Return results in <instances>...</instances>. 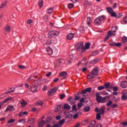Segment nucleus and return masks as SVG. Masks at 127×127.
Listing matches in <instances>:
<instances>
[{"mask_svg":"<svg viewBox=\"0 0 127 127\" xmlns=\"http://www.w3.org/2000/svg\"><path fill=\"white\" fill-rule=\"evenodd\" d=\"M102 94L103 95H105V96H107V95H109V93L106 91H102Z\"/></svg>","mask_w":127,"mask_h":127,"instance_id":"nucleus-59","label":"nucleus"},{"mask_svg":"<svg viewBox=\"0 0 127 127\" xmlns=\"http://www.w3.org/2000/svg\"><path fill=\"white\" fill-rule=\"evenodd\" d=\"M105 113V107H102L99 109V114L103 115Z\"/></svg>","mask_w":127,"mask_h":127,"instance_id":"nucleus-28","label":"nucleus"},{"mask_svg":"<svg viewBox=\"0 0 127 127\" xmlns=\"http://www.w3.org/2000/svg\"><path fill=\"white\" fill-rule=\"evenodd\" d=\"M107 11H108V12H109V13H110V14H111L112 12H114V10H113V8H112V7H108L107 8Z\"/></svg>","mask_w":127,"mask_h":127,"instance_id":"nucleus-21","label":"nucleus"},{"mask_svg":"<svg viewBox=\"0 0 127 127\" xmlns=\"http://www.w3.org/2000/svg\"><path fill=\"white\" fill-rule=\"evenodd\" d=\"M61 127V126H60V124H56L53 126V127Z\"/></svg>","mask_w":127,"mask_h":127,"instance_id":"nucleus-60","label":"nucleus"},{"mask_svg":"<svg viewBox=\"0 0 127 127\" xmlns=\"http://www.w3.org/2000/svg\"><path fill=\"white\" fill-rule=\"evenodd\" d=\"M62 107V105H58L57 107L55 108V112L56 113H57L58 112H59L60 110H61V107Z\"/></svg>","mask_w":127,"mask_h":127,"instance_id":"nucleus-17","label":"nucleus"},{"mask_svg":"<svg viewBox=\"0 0 127 127\" xmlns=\"http://www.w3.org/2000/svg\"><path fill=\"white\" fill-rule=\"evenodd\" d=\"M35 122V119L31 118L29 119L27 121L28 124H33Z\"/></svg>","mask_w":127,"mask_h":127,"instance_id":"nucleus-25","label":"nucleus"},{"mask_svg":"<svg viewBox=\"0 0 127 127\" xmlns=\"http://www.w3.org/2000/svg\"><path fill=\"white\" fill-rule=\"evenodd\" d=\"M107 35H108L109 36H112L113 35V33L112 32V31H109L108 32Z\"/></svg>","mask_w":127,"mask_h":127,"instance_id":"nucleus-57","label":"nucleus"},{"mask_svg":"<svg viewBox=\"0 0 127 127\" xmlns=\"http://www.w3.org/2000/svg\"><path fill=\"white\" fill-rule=\"evenodd\" d=\"M66 75H67V72L66 71H63L59 74V76L60 77H63L64 76H66Z\"/></svg>","mask_w":127,"mask_h":127,"instance_id":"nucleus-29","label":"nucleus"},{"mask_svg":"<svg viewBox=\"0 0 127 127\" xmlns=\"http://www.w3.org/2000/svg\"><path fill=\"white\" fill-rule=\"evenodd\" d=\"M30 90V92H32V93H35V92H37V90H38L37 86L33 85L31 86Z\"/></svg>","mask_w":127,"mask_h":127,"instance_id":"nucleus-7","label":"nucleus"},{"mask_svg":"<svg viewBox=\"0 0 127 127\" xmlns=\"http://www.w3.org/2000/svg\"><path fill=\"white\" fill-rule=\"evenodd\" d=\"M18 68L19 69H26V67L22 65H18Z\"/></svg>","mask_w":127,"mask_h":127,"instance_id":"nucleus-44","label":"nucleus"},{"mask_svg":"<svg viewBox=\"0 0 127 127\" xmlns=\"http://www.w3.org/2000/svg\"><path fill=\"white\" fill-rule=\"evenodd\" d=\"M78 117H79V114H75L73 116V119H74V120L77 119V118H78Z\"/></svg>","mask_w":127,"mask_h":127,"instance_id":"nucleus-58","label":"nucleus"},{"mask_svg":"<svg viewBox=\"0 0 127 127\" xmlns=\"http://www.w3.org/2000/svg\"><path fill=\"white\" fill-rule=\"evenodd\" d=\"M11 29V27L9 25H6L4 28V30L5 31V32H7V33H9L10 32V30Z\"/></svg>","mask_w":127,"mask_h":127,"instance_id":"nucleus-13","label":"nucleus"},{"mask_svg":"<svg viewBox=\"0 0 127 127\" xmlns=\"http://www.w3.org/2000/svg\"><path fill=\"white\" fill-rule=\"evenodd\" d=\"M13 111H15V108L13 106H9L5 110V112H13Z\"/></svg>","mask_w":127,"mask_h":127,"instance_id":"nucleus-6","label":"nucleus"},{"mask_svg":"<svg viewBox=\"0 0 127 127\" xmlns=\"http://www.w3.org/2000/svg\"><path fill=\"white\" fill-rule=\"evenodd\" d=\"M112 104L113 101H109L107 103H106V106H107V107H110V106H112Z\"/></svg>","mask_w":127,"mask_h":127,"instance_id":"nucleus-40","label":"nucleus"},{"mask_svg":"<svg viewBox=\"0 0 127 127\" xmlns=\"http://www.w3.org/2000/svg\"><path fill=\"white\" fill-rule=\"evenodd\" d=\"M80 123H76V124L74 126V127H80Z\"/></svg>","mask_w":127,"mask_h":127,"instance_id":"nucleus-64","label":"nucleus"},{"mask_svg":"<svg viewBox=\"0 0 127 127\" xmlns=\"http://www.w3.org/2000/svg\"><path fill=\"white\" fill-rule=\"evenodd\" d=\"M56 92H57V88L55 87L53 89H50L48 91V94L49 97H50L51 96H53V95H54V93H56Z\"/></svg>","mask_w":127,"mask_h":127,"instance_id":"nucleus-4","label":"nucleus"},{"mask_svg":"<svg viewBox=\"0 0 127 127\" xmlns=\"http://www.w3.org/2000/svg\"><path fill=\"white\" fill-rule=\"evenodd\" d=\"M65 123V119H62V120H61L60 122H59V124L60 125H64V123Z\"/></svg>","mask_w":127,"mask_h":127,"instance_id":"nucleus-39","label":"nucleus"},{"mask_svg":"<svg viewBox=\"0 0 127 127\" xmlns=\"http://www.w3.org/2000/svg\"><path fill=\"white\" fill-rule=\"evenodd\" d=\"M53 11V7H51L46 10L47 13H48L49 14L52 13Z\"/></svg>","mask_w":127,"mask_h":127,"instance_id":"nucleus-27","label":"nucleus"},{"mask_svg":"<svg viewBox=\"0 0 127 127\" xmlns=\"http://www.w3.org/2000/svg\"><path fill=\"white\" fill-rule=\"evenodd\" d=\"M38 3H39V5L40 6V8H41L42 7V6H43V0H39Z\"/></svg>","mask_w":127,"mask_h":127,"instance_id":"nucleus-32","label":"nucleus"},{"mask_svg":"<svg viewBox=\"0 0 127 127\" xmlns=\"http://www.w3.org/2000/svg\"><path fill=\"white\" fill-rule=\"evenodd\" d=\"M96 120L98 121H101V114L98 113L96 115Z\"/></svg>","mask_w":127,"mask_h":127,"instance_id":"nucleus-33","label":"nucleus"},{"mask_svg":"<svg viewBox=\"0 0 127 127\" xmlns=\"http://www.w3.org/2000/svg\"><path fill=\"white\" fill-rule=\"evenodd\" d=\"M99 72H100V70H99V68H98V67H95L91 71L92 73L94 75H98V74H99Z\"/></svg>","mask_w":127,"mask_h":127,"instance_id":"nucleus-9","label":"nucleus"},{"mask_svg":"<svg viewBox=\"0 0 127 127\" xmlns=\"http://www.w3.org/2000/svg\"><path fill=\"white\" fill-rule=\"evenodd\" d=\"M87 22L88 26H91V24L92 23V20H91V17H87Z\"/></svg>","mask_w":127,"mask_h":127,"instance_id":"nucleus-22","label":"nucleus"},{"mask_svg":"<svg viewBox=\"0 0 127 127\" xmlns=\"http://www.w3.org/2000/svg\"><path fill=\"white\" fill-rule=\"evenodd\" d=\"M110 46H116L117 47H121L122 46V43H117L115 42L111 43L109 44Z\"/></svg>","mask_w":127,"mask_h":127,"instance_id":"nucleus-5","label":"nucleus"},{"mask_svg":"<svg viewBox=\"0 0 127 127\" xmlns=\"http://www.w3.org/2000/svg\"><path fill=\"white\" fill-rule=\"evenodd\" d=\"M111 108H118V104H113L111 105Z\"/></svg>","mask_w":127,"mask_h":127,"instance_id":"nucleus-56","label":"nucleus"},{"mask_svg":"<svg viewBox=\"0 0 127 127\" xmlns=\"http://www.w3.org/2000/svg\"><path fill=\"white\" fill-rule=\"evenodd\" d=\"M96 125V121H92L90 122L89 127H93Z\"/></svg>","mask_w":127,"mask_h":127,"instance_id":"nucleus-23","label":"nucleus"},{"mask_svg":"<svg viewBox=\"0 0 127 127\" xmlns=\"http://www.w3.org/2000/svg\"><path fill=\"white\" fill-rule=\"evenodd\" d=\"M79 102L80 103L83 104V103H85V98H82L80 100Z\"/></svg>","mask_w":127,"mask_h":127,"instance_id":"nucleus-52","label":"nucleus"},{"mask_svg":"<svg viewBox=\"0 0 127 127\" xmlns=\"http://www.w3.org/2000/svg\"><path fill=\"white\" fill-rule=\"evenodd\" d=\"M94 76H95L92 73V72H90L88 75H87V79L89 80L91 79H93V78H94Z\"/></svg>","mask_w":127,"mask_h":127,"instance_id":"nucleus-20","label":"nucleus"},{"mask_svg":"<svg viewBox=\"0 0 127 127\" xmlns=\"http://www.w3.org/2000/svg\"><path fill=\"white\" fill-rule=\"evenodd\" d=\"M79 30L81 33H84L85 32V30L83 27H80L79 28Z\"/></svg>","mask_w":127,"mask_h":127,"instance_id":"nucleus-38","label":"nucleus"},{"mask_svg":"<svg viewBox=\"0 0 127 127\" xmlns=\"http://www.w3.org/2000/svg\"><path fill=\"white\" fill-rule=\"evenodd\" d=\"M97 54H98L97 51H94L92 53V55H93L94 56L97 55Z\"/></svg>","mask_w":127,"mask_h":127,"instance_id":"nucleus-61","label":"nucleus"},{"mask_svg":"<svg viewBox=\"0 0 127 127\" xmlns=\"http://www.w3.org/2000/svg\"><path fill=\"white\" fill-rule=\"evenodd\" d=\"M20 104L21 105V108H23L26 105H27V102H25L24 99H22L21 100Z\"/></svg>","mask_w":127,"mask_h":127,"instance_id":"nucleus-15","label":"nucleus"},{"mask_svg":"<svg viewBox=\"0 0 127 127\" xmlns=\"http://www.w3.org/2000/svg\"><path fill=\"white\" fill-rule=\"evenodd\" d=\"M82 106H83V103H80L77 104L78 109H81V108H82Z\"/></svg>","mask_w":127,"mask_h":127,"instance_id":"nucleus-54","label":"nucleus"},{"mask_svg":"<svg viewBox=\"0 0 127 127\" xmlns=\"http://www.w3.org/2000/svg\"><path fill=\"white\" fill-rule=\"evenodd\" d=\"M96 100L97 101L98 103H102V96L100 95V93H96Z\"/></svg>","mask_w":127,"mask_h":127,"instance_id":"nucleus-8","label":"nucleus"},{"mask_svg":"<svg viewBox=\"0 0 127 127\" xmlns=\"http://www.w3.org/2000/svg\"><path fill=\"white\" fill-rule=\"evenodd\" d=\"M72 111H78V109H77L76 105H74L72 107Z\"/></svg>","mask_w":127,"mask_h":127,"instance_id":"nucleus-50","label":"nucleus"},{"mask_svg":"<svg viewBox=\"0 0 127 127\" xmlns=\"http://www.w3.org/2000/svg\"><path fill=\"white\" fill-rule=\"evenodd\" d=\"M95 127H102V125L100 124H97Z\"/></svg>","mask_w":127,"mask_h":127,"instance_id":"nucleus-63","label":"nucleus"},{"mask_svg":"<svg viewBox=\"0 0 127 127\" xmlns=\"http://www.w3.org/2000/svg\"><path fill=\"white\" fill-rule=\"evenodd\" d=\"M44 124H45V121L44 120H42L41 122H40L39 123L38 127H43V126H44Z\"/></svg>","mask_w":127,"mask_h":127,"instance_id":"nucleus-24","label":"nucleus"},{"mask_svg":"<svg viewBox=\"0 0 127 127\" xmlns=\"http://www.w3.org/2000/svg\"><path fill=\"white\" fill-rule=\"evenodd\" d=\"M67 38L68 40H72L74 38V34L71 33L68 34L67 36Z\"/></svg>","mask_w":127,"mask_h":127,"instance_id":"nucleus-16","label":"nucleus"},{"mask_svg":"<svg viewBox=\"0 0 127 127\" xmlns=\"http://www.w3.org/2000/svg\"><path fill=\"white\" fill-rule=\"evenodd\" d=\"M13 100V98L12 97H8L7 98H6L2 102H1V104H5V103H7V102H9V101H12Z\"/></svg>","mask_w":127,"mask_h":127,"instance_id":"nucleus-10","label":"nucleus"},{"mask_svg":"<svg viewBox=\"0 0 127 127\" xmlns=\"http://www.w3.org/2000/svg\"><path fill=\"white\" fill-rule=\"evenodd\" d=\"M124 22H125V23H127V16H125V17L124 18Z\"/></svg>","mask_w":127,"mask_h":127,"instance_id":"nucleus-62","label":"nucleus"},{"mask_svg":"<svg viewBox=\"0 0 127 127\" xmlns=\"http://www.w3.org/2000/svg\"><path fill=\"white\" fill-rule=\"evenodd\" d=\"M44 42H45V44H46V45H50V44H51L52 43H54V40H53L52 39L46 40L44 41Z\"/></svg>","mask_w":127,"mask_h":127,"instance_id":"nucleus-12","label":"nucleus"},{"mask_svg":"<svg viewBox=\"0 0 127 127\" xmlns=\"http://www.w3.org/2000/svg\"><path fill=\"white\" fill-rule=\"evenodd\" d=\"M65 97H66V95L65 94H61L60 95V99L61 100H63V99H64V98H65Z\"/></svg>","mask_w":127,"mask_h":127,"instance_id":"nucleus-46","label":"nucleus"},{"mask_svg":"<svg viewBox=\"0 0 127 127\" xmlns=\"http://www.w3.org/2000/svg\"><path fill=\"white\" fill-rule=\"evenodd\" d=\"M76 47L77 49H81V52H85L84 51V49L85 48V46H84V43L82 42H79L77 45Z\"/></svg>","mask_w":127,"mask_h":127,"instance_id":"nucleus-3","label":"nucleus"},{"mask_svg":"<svg viewBox=\"0 0 127 127\" xmlns=\"http://www.w3.org/2000/svg\"><path fill=\"white\" fill-rule=\"evenodd\" d=\"M11 91L8 92H6V94H9V93H12V92H13L14 91V90H15V88H10Z\"/></svg>","mask_w":127,"mask_h":127,"instance_id":"nucleus-53","label":"nucleus"},{"mask_svg":"<svg viewBox=\"0 0 127 127\" xmlns=\"http://www.w3.org/2000/svg\"><path fill=\"white\" fill-rule=\"evenodd\" d=\"M100 60L98 59H95L94 60L91 61L90 62V64H95V63H98Z\"/></svg>","mask_w":127,"mask_h":127,"instance_id":"nucleus-26","label":"nucleus"},{"mask_svg":"<svg viewBox=\"0 0 127 127\" xmlns=\"http://www.w3.org/2000/svg\"><path fill=\"white\" fill-rule=\"evenodd\" d=\"M90 45H91V44L89 42L85 44V46H84L85 48L84 49V52H86V50L90 48Z\"/></svg>","mask_w":127,"mask_h":127,"instance_id":"nucleus-18","label":"nucleus"},{"mask_svg":"<svg viewBox=\"0 0 127 127\" xmlns=\"http://www.w3.org/2000/svg\"><path fill=\"white\" fill-rule=\"evenodd\" d=\"M109 38H110V36H109V35L106 36V37L104 39V41L105 42H106V41H107L108 40V39H109Z\"/></svg>","mask_w":127,"mask_h":127,"instance_id":"nucleus-55","label":"nucleus"},{"mask_svg":"<svg viewBox=\"0 0 127 127\" xmlns=\"http://www.w3.org/2000/svg\"><path fill=\"white\" fill-rule=\"evenodd\" d=\"M112 31L113 32H116L117 31V27H116V26L112 27Z\"/></svg>","mask_w":127,"mask_h":127,"instance_id":"nucleus-43","label":"nucleus"},{"mask_svg":"<svg viewBox=\"0 0 127 127\" xmlns=\"http://www.w3.org/2000/svg\"><path fill=\"white\" fill-rule=\"evenodd\" d=\"M64 109L65 110H70L71 109V106H69L68 104H64Z\"/></svg>","mask_w":127,"mask_h":127,"instance_id":"nucleus-31","label":"nucleus"},{"mask_svg":"<svg viewBox=\"0 0 127 127\" xmlns=\"http://www.w3.org/2000/svg\"><path fill=\"white\" fill-rule=\"evenodd\" d=\"M68 7L69 9H71V8H73L74 7V4L73 3H69L68 4Z\"/></svg>","mask_w":127,"mask_h":127,"instance_id":"nucleus-36","label":"nucleus"},{"mask_svg":"<svg viewBox=\"0 0 127 127\" xmlns=\"http://www.w3.org/2000/svg\"><path fill=\"white\" fill-rule=\"evenodd\" d=\"M33 22V20L29 19L27 20V24H31V23H32Z\"/></svg>","mask_w":127,"mask_h":127,"instance_id":"nucleus-49","label":"nucleus"},{"mask_svg":"<svg viewBox=\"0 0 127 127\" xmlns=\"http://www.w3.org/2000/svg\"><path fill=\"white\" fill-rule=\"evenodd\" d=\"M91 91H92V88L88 87L86 88L85 89L82 90L81 91L82 94H86V93H90Z\"/></svg>","mask_w":127,"mask_h":127,"instance_id":"nucleus-11","label":"nucleus"},{"mask_svg":"<svg viewBox=\"0 0 127 127\" xmlns=\"http://www.w3.org/2000/svg\"><path fill=\"white\" fill-rule=\"evenodd\" d=\"M47 52H48V54L49 55H52V54L53 53V50L51 48H47Z\"/></svg>","mask_w":127,"mask_h":127,"instance_id":"nucleus-19","label":"nucleus"},{"mask_svg":"<svg viewBox=\"0 0 127 127\" xmlns=\"http://www.w3.org/2000/svg\"><path fill=\"white\" fill-rule=\"evenodd\" d=\"M127 99V93H126L122 96V100H125Z\"/></svg>","mask_w":127,"mask_h":127,"instance_id":"nucleus-37","label":"nucleus"},{"mask_svg":"<svg viewBox=\"0 0 127 127\" xmlns=\"http://www.w3.org/2000/svg\"><path fill=\"white\" fill-rule=\"evenodd\" d=\"M111 16H113V17H117V14H116L115 12H113L111 13Z\"/></svg>","mask_w":127,"mask_h":127,"instance_id":"nucleus-47","label":"nucleus"},{"mask_svg":"<svg viewBox=\"0 0 127 127\" xmlns=\"http://www.w3.org/2000/svg\"><path fill=\"white\" fill-rule=\"evenodd\" d=\"M90 107H86L85 108H84V111L85 112H89L90 111Z\"/></svg>","mask_w":127,"mask_h":127,"instance_id":"nucleus-41","label":"nucleus"},{"mask_svg":"<svg viewBox=\"0 0 127 127\" xmlns=\"http://www.w3.org/2000/svg\"><path fill=\"white\" fill-rule=\"evenodd\" d=\"M106 16L104 15H101L94 20V23L96 24V25H100V24H101V22H104V21L106 20Z\"/></svg>","mask_w":127,"mask_h":127,"instance_id":"nucleus-1","label":"nucleus"},{"mask_svg":"<svg viewBox=\"0 0 127 127\" xmlns=\"http://www.w3.org/2000/svg\"><path fill=\"white\" fill-rule=\"evenodd\" d=\"M18 123H22V124H25V120L24 119H21L18 121Z\"/></svg>","mask_w":127,"mask_h":127,"instance_id":"nucleus-51","label":"nucleus"},{"mask_svg":"<svg viewBox=\"0 0 127 127\" xmlns=\"http://www.w3.org/2000/svg\"><path fill=\"white\" fill-rule=\"evenodd\" d=\"M107 101V97H104L101 99V103H106Z\"/></svg>","mask_w":127,"mask_h":127,"instance_id":"nucleus-34","label":"nucleus"},{"mask_svg":"<svg viewBox=\"0 0 127 127\" xmlns=\"http://www.w3.org/2000/svg\"><path fill=\"white\" fill-rule=\"evenodd\" d=\"M37 105H38L39 106H43V102L41 100H39L37 102Z\"/></svg>","mask_w":127,"mask_h":127,"instance_id":"nucleus-35","label":"nucleus"},{"mask_svg":"<svg viewBox=\"0 0 127 127\" xmlns=\"http://www.w3.org/2000/svg\"><path fill=\"white\" fill-rule=\"evenodd\" d=\"M58 35H59V32L56 30L51 31L48 34V37L50 38L56 37V36H58Z\"/></svg>","mask_w":127,"mask_h":127,"instance_id":"nucleus-2","label":"nucleus"},{"mask_svg":"<svg viewBox=\"0 0 127 127\" xmlns=\"http://www.w3.org/2000/svg\"><path fill=\"white\" fill-rule=\"evenodd\" d=\"M14 119H10L7 121L8 124H11V123H14L15 122Z\"/></svg>","mask_w":127,"mask_h":127,"instance_id":"nucleus-48","label":"nucleus"},{"mask_svg":"<svg viewBox=\"0 0 127 127\" xmlns=\"http://www.w3.org/2000/svg\"><path fill=\"white\" fill-rule=\"evenodd\" d=\"M104 88H106V89L109 88V86H110V83L106 82L104 85Z\"/></svg>","mask_w":127,"mask_h":127,"instance_id":"nucleus-42","label":"nucleus"},{"mask_svg":"<svg viewBox=\"0 0 127 127\" xmlns=\"http://www.w3.org/2000/svg\"><path fill=\"white\" fill-rule=\"evenodd\" d=\"M122 42L126 44V45H127V37H123L122 38Z\"/></svg>","mask_w":127,"mask_h":127,"instance_id":"nucleus-30","label":"nucleus"},{"mask_svg":"<svg viewBox=\"0 0 127 127\" xmlns=\"http://www.w3.org/2000/svg\"><path fill=\"white\" fill-rule=\"evenodd\" d=\"M120 86L121 88H123V89H125V88H127V81L122 82L120 84Z\"/></svg>","mask_w":127,"mask_h":127,"instance_id":"nucleus-14","label":"nucleus"},{"mask_svg":"<svg viewBox=\"0 0 127 127\" xmlns=\"http://www.w3.org/2000/svg\"><path fill=\"white\" fill-rule=\"evenodd\" d=\"M104 89H105V86H101L98 87L99 91H102V90H104Z\"/></svg>","mask_w":127,"mask_h":127,"instance_id":"nucleus-45","label":"nucleus"}]
</instances>
